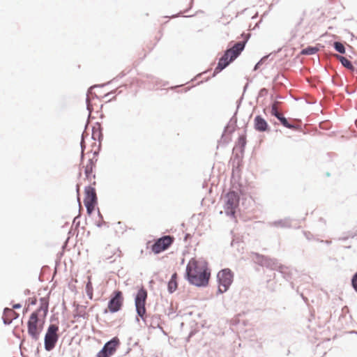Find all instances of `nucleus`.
Returning <instances> with one entry per match:
<instances>
[{"label":"nucleus","mask_w":357,"mask_h":357,"mask_svg":"<svg viewBox=\"0 0 357 357\" xmlns=\"http://www.w3.org/2000/svg\"><path fill=\"white\" fill-rule=\"evenodd\" d=\"M186 275L190 284L202 287L208 284L210 273L207 271L206 265L204 262L192 258L187 265Z\"/></svg>","instance_id":"obj_1"},{"label":"nucleus","mask_w":357,"mask_h":357,"mask_svg":"<svg viewBox=\"0 0 357 357\" xmlns=\"http://www.w3.org/2000/svg\"><path fill=\"white\" fill-rule=\"evenodd\" d=\"M48 311V302L45 298L40 299V306L33 312L28 321V333L34 340L39 339L43 331L44 321Z\"/></svg>","instance_id":"obj_2"},{"label":"nucleus","mask_w":357,"mask_h":357,"mask_svg":"<svg viewBox=\"0 0 357 357\" xmlns=\"http://www.w3.org/2000/svg\"><path fill=\"white\" fill-rule=\"evenodd\" d=\"M245 42L236 43L232 47L228 49L219 59L215 73H218L226 68L231 62L235 60L245 47Z\"/></svg>","instance_id":"obj_3"},{"label":"nucleus","mask_w":357,"mask_h":357,"mask_svg":"<svg viewBox=\"0 0 357 357\" xmlns=\"http://www.w3.org/2000/svg\"><path fill=\"white\" fill-rule=\"evenodd\" d=\"M218 281V291L224 293L227 291L233 282L234 275L230 269L225 268L218 272L217 275Z\"/></svg>","instance_id":"obj_4"},{"label":"nucleus","mask_w":357,"mask_h":357,"mask_svg":"<svg viewBox=\"0 0 357 357\" xmlns=\"http://www.w3.org/2000/svg\"><path fill=\"white\" fill-rule=\"evenodd\" d=\"M148 296L147 291L142 287L137 293L135 299V304L136 307V311L142 320H145L146 319V301Z\"/></svg>","instance_id":"obj_5"},{"label":"nucleus","mask_w":357,"mask_h":357,"mask_svg":"<svg viewBox=\"0 0 357 357\" xmlns=\"http://www.w3.org/2000/svg\"><path fill=\"white\" fill-rule=\"evenodd\" d=\"M124 302V298L123 293L121 291H114L112 295L111 298L107 305V310H105V312H110L111 313H115L119 312L123 307Z\"/></svg>","instance_id":"obj_6"},{"label":"nucleus","mask_w":357,"mask_h":357,"mask_svg":"<svg viewBox=\"0 0 357 357\" xmlns=\"http://www.w3.org/2000/svg\"><path fill=\"white\" fill-rule=\"evenodd\" d=\"M59 327L56 325L51 324L45 336V348L47 351L52 350L58 340L59 336L57 332Z\"/></svg>","instance_id":"obj_7"},{"label":"nucleus","mask_w":357,"mask_h":357,"mask_svg":"<svg viewBox=\"0 0 357 357\" xmlns=\"http://www.w3.org/2000/svg\"><path fill=\"white\" fill-rule=\"evenodd\" d=\"M84 203L86 208L88 214H91L97 204V196L96 190L91 186H88L84 190Z\"/></svg>","instance_id":"obj_8"},{"label":"nucleus","mask_w":357,"mask_h":357,"mask_svg":"<svg viewBox=\"0 0 357 357\" xmlns=\"http://www.w3.org/2000/svg\"><path fill=\"white\" fill-rule=\"evenodd\" d=\"M225 211L227 215L234 216L236 209L238 206L239 197L235 192H229L226 195Z\"/></svg>","instance_id":"obj_9"},{"label":"nucleus","mask_w":357,"mask_h":357,"mask_svg":"<svg viewBox=\"0 0 357 357\" xmlns=\"http://www.w3.org/2000/svg\"><path fill=\"white\" fill-rule=\"evenodd\" d=\"M174 242V238L170 236H165L158 238L152 245L151 250L155 254H159L167 249Z\"/></svg>","instance_id":"obj_10"},{"label":"nucleus","mask_w":357,"mask_h":357,"mask_svg":"<svg viewBox=\"0 0 357 357\" xmlns=\"http://www.w3.org/2000/svg\"><path fill=\"white\" fill-rule=\"evenodd\" d=\"M82 165L87 178H95V175L93 174V169L95 166L93 159L89 158L85 162L84 158H82Z\"/></svg>","instance_id":"obj_11"},{"label":"nucleus","mask_w":357,"mask_h":357,"mask_svg":"<svg viewBox=\"0 0 357 357\" xmlns=\"http://www.w3.org/2000/svg\"><path fill=\"white\" fill-rule=\"evenodd\" d=\"M119 344V340L117 337H114L104 345L102 349L111 356L116 352Z\"/></svg>","instance_id":"obj_12"},{"label":"nucleus","mask_w":357,"mask_h":357,"mask_svg":"<svg viewBox=\"0 0 357 357\" xmlns=\"http://www.w3.org/2000/svg\"><path fill=\"white\" fill-rule=\"evenodd\" d=\"M255 129L259 132L268 130L269 126L267 121L261 116H257L254 119Z\"/></svg>","instance_id":"obj_13"},{"label":"nucleus","mask_w":357,"mask_h":357,"mask_svg":"<svg viewBox=\"0 0 357 357\" xmlns=\"http://www.w3.org/2000/svg\"><path fill=\"white\" fill-rule=\"evenodd\" d=\"M18 314L16 313L13 309L6 308L3 314V319L6 324H9L13 320L17 319Z\"/></svg>","instance_id":"obj_14"},{"label":"nucleus","mask_w":357,"mask_h":357,"mask_svg":"<svg viewBox=\"0 0 357 357\" xmlns=\"http://www.w3.org/2000/svg\"><path fill=\"white\" fill-rule=\"evenodd\" d=\"M177 287V274L175 273L172 275L170 280L168 282V290L170 293H172L176 291Z\"/></svg>","instance_id":"obj_15"},{"label":"nucleus","mask_w":357,"mask_h":357,"mask_svg":"<svg viewBox=\"0 0 357 357\" xmlns=\"http://www.w3.org/2000/svg\"><path fill=\"white\" fill-rule=\"evenodd\" d=\"M335 57L341 62L343 66L352 71L354 70V67L351 64V61L346 57L338 54H336Z\"/></svg>","instance_id":"obj_16"},{"label":"nucleus","mask_w":357,"mask_h":357,"mask_svg":"<svg viewBox=\"0 0 357 357\" xmlns=\"http://www.w3.org/2000/svg\"><path fill=\"white\" fill-rule=\"evenodd\" d=\"M317 51L318 49L317 47H308L305 49H303L301 51V54L305 55H312L317 53Z\"/></svg>","instance_id":"obj_17"},{"label":"nucleus","mask_w":357,"mask_h":357,"mask_svg":"<svg viewBox=\"0 0 357 357\" xmlns=\"http://www.w3.org/2000/svg\"><path fill=\"white\" fill-rule=\"evenodd\" d=\"M277 119H278L280 120V121L281 122V123L286 128H294L295 127L289 123V122L287 121V119H285L284 117L282 116V114H280L279 116L277 117Z\"/></svg>","instance_id":"obj_18"},{"label":"nucleus","mask_w":357,"mask_h":357,"mask_svg":"<svg viewBox=\"0 0 357 357\" xmlns=\"http://www.w3.org/2000/svg\"><path fill=\"white\" fill-rule=\"evenodd\" d=\"M278 102H274L271 106V114L275 116L276 118L281 114L278 112Z\"/></svg>","instance_id":"obj_19"},{"label":"nucleus","mask_w":357,"mask_h":357,"mask_svg":"<svg viewBox=\"0 0 357 357\" xmlns=\"http://www.w3.org/2000/svg\"><path fill=\"white\" fill-rule=\"evenodd\" d=\"M334 47L338 52L341 54L345 53V47L342 43L340 42H335Z\"/></svg>","instance_id":"obj_20"},{"label":"nucleus","mask_w":357,"mask_h":357,"mask_svg":"<svg viewBox=\"0 0 357 357\" xmlns=\"http://www.w3.org/2000/svg\"><path fill=\"white\" fill-rule=\"evenodd\" d=\"M238 144L242 149H243L246 144V137L241 135L238 139Z\"/></svg>","instance_id":"obj_21"},{"label":"nucleus","mask_w":357,"mask_h":357,"mask_svg":"<svg viewBox=\"0 0 357 357\" xmlns=\"http://www.w3.org/2000/svg\"><path fill=\"white\" fill-rule=\"evenodd\" d=\"M96 357H110V356L104 349H102L97 354Z\"/></svg>","instance_id":"obj_22"},{"label":"nucleus","mask_w":357,"mask_h":357,"mask_svg":"<svg viewBox=\"0 0 357 357\" xmlns=\"http://www.w3.org/2000/svg\"><path fill=\"white\" fill-rule=\"evenodd\" d=\"M351 282L353 287L357 291V273L354 275Z\"/></svg>","instance_id":"obj_23"},{"label":"nucleus","mask_w":357,"mask_h":357,"mask_svg":"<svg viewBox=\"0 0 357 357\" xmlns=\"http://www.w3.org/2000/svg\"><path fill=\"white\" fill-rule=\"evenodd\" d=\"M86 102H87V109L91 112L93 110V107L90 102V100L89 98L86 99Z\"/></svg>","instance_id":"obj_24"},{"label":"nucleus","mask_w":357,"mask_h":357,"mask_svg":"<svg viewBox=\"0 0 357 357\" xmlns=\"http://www.w3.org/2000/svg\"><path fill=\"white\" fill-rule=\"evenodd\" d=\"M20 307H21L20 304H15V305H13V309H17V308H20Z\"/></svg>","instance_id":"obj_25"},{"label":"nucleus","mask_w":357,"mask_h":357,"mask_svg":"<svg viewBox=\"0 0 357 357\" xmlns=\"http://www.w3.org/2000/svg\"><path fill=\"white\" fill-rule=\"evenodd\" d=\"M90 284H90V282H89V283L87 284V285H86L87 289H89V285H90Z\"/></svg>","instance_id":"obj_26"},{"label":"nucleus","mask_w":357,"mask_h":357,"mask_svg":"<svg viewBox=\"0 0 357 357\" xmlns=\"http://www.w3.org/2000/svg\"><path fill=\"white\" fill-rule=\"evenodd\" d=\"M90 298H92V293L90 294Z\"/></svg>","instance_id":"obj_27"}]
</instances>
